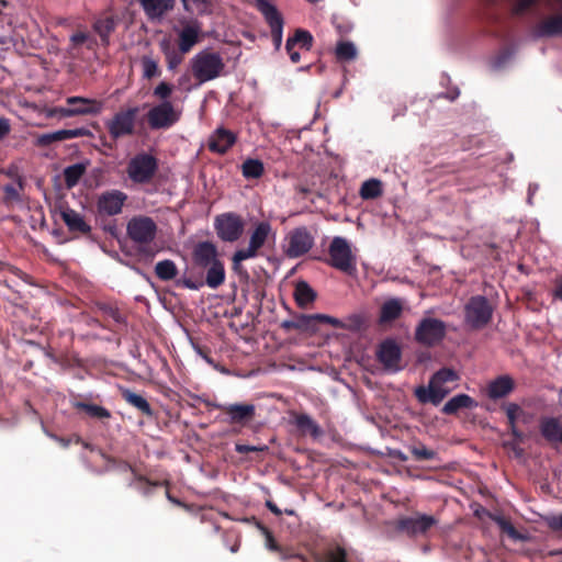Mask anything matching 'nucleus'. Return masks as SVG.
Segmentation results:
<instances>
[{
    "label": "nucleus",
    "mask_w": 562,
    "mask_h": 562,
    "mask_svg": "<svg viewBox=\"0 0 562 562\" xmlns=\"http://www.w3.org/2000/svg\"><path fill=\"white\" fill-rule=\"evenodd\" d=\"M436 524L437 520L434 516L417 513L398 519L397 529L407 536L418 537L426 535Z\"/></svg>",
    "instance_id": "nucleus-12"
},
{
    "label": "nucleus",
    "mask_w": 562,
    "mask_h": 562,
    "mask_svg": "<svg viewBox=\"0 0 562 562\" xmlns=\"http://www.w3.org/2000/svg\"><path fill=\"white\" fill-rule=\"evenodd\" d=\"M294 296L300 306H306L315 300L316 293L306 282L301 281L295 286Z\"/></svg>",
    "instance_id": "nucleus-35"
},
{
    "label": "nucleus",
    "mask_w": 562,
    "mask_h": 562,
    "mask_svg": "<svg viewBox=\"0 0 562 562\" xmlns=\"http://www.w3.org/2000/svg\"><path fill=\"white\" fill-rule=\"evenodd\" d=\"M156 276L162 281H170L178 274L176 263L170 259L160 260L155 266Z\"/></svg>",
    "instance_id": "nucleus-33"
},
{
    "label": "nucleus",
    "mask_w": 562,
    "mask_h": 562,
    "mask_svg": "<svg viewBox=\"0 0 562 562\" xmlns=\"http://www.w3.org/2000/svg\"><path fill=\"white\" fill-rule=\"evenodd\" d=\"M514 4V11L516 13L522 12L528 7L532 5L537 0H510Z\"/></svg>",
    "instance_id": "nucleus-51"
},
{
    "label": "nucleus",
    "mask_w": 562,
    "mask_h": 562,
    "mask_svg": "<svg viewBox=\"0 0 562 562\" xmlns=\"http://www.w3.org/2000/svg\"><path fill=\"white\" fill-rule=\"evenodd\" d=\"M215 229L222 240L233 243L243 235L244 222L235 213H225L215 218Z\"/></svg>",
    "instance_id": "nucleus-11"
},
{
    "label": "nucleus",
    "mask_w": 562,
    "mask_h": 562,
    "mask_svg": "<svg viewBox=\"0 0 562 562\" xmlns=\"http://www.w3.org/2000/svg\"><path fill=\"white\" fill-rule=\"evenodd\" d=\"M19 189H21V184H19V187H16L14 184H7L3 188L4 193L7 194V198L12 199V200L19 199V196H20Z\"/></svg>",
    "instance_id": "nucleus-52"
},
{
    "label": "nucleus",
    "mask_w": 562,
    "mask_h": 562,
    "mask_svg": "<svg viewBox=\"0 0 562 562\" xmlns=\"http://www.w3.org/2000/svg\"><path fill=\"white\" fill-rule=\"evenodd\" d=\"M553 294H554V297L562 301V278L559 279L558 285H557Z\"/></svg>",
    "instance_id": "nucleus-61"
},
{
    "label": "nucleus",
    "mask_w": 562,
    "mask_h": 562,
    "mask_svg": "<svg viewBox=\"0 0 562 562\" xmlns=\"http://www.w3.org/2000/svg\"><path fill=\"white\" fill-rule=\"evenodd\" d=\"M285 252L290 258H296L306 254L314 245V238L305 227L293 229L286 236Z\"/></svg>",
    "instance_id": "nucleus-15"
},
{
    "label": "nucleus",
    "mask_w": 562,
    "mask_h": 562,
    "mask_svg": "<svg viewBox=\"0 0 562 562\" xmlns=\"http://www.w3.org/2000/svg\"><path fill=\"white\" fill-rule=\"evenodd\" d=\"M459 374L449 368L437 371L429 380L428 386L415 389V396L420 403L438 405L457 386Z\"/></svg>",
    "instance_id": "nucleus-1"
},
{
    "label": "nucleus",
    "mask_w": 562,
    "mask_h": 562,
    "mask_svg": "<svg viewBox=\"0 0 562 562\" xmlns=\"http://www.w3.org/2000/svg\"><path fill=\"white\" fill-rule=\"evenodd\" d=\"M266 506L273 513L276 514L277 516H280L281 515V510L278 508V506L272 503L271 501H267L266 503Z\"/></svg>",
    "instance_id": "nucleus-62"
},
{
    "label": "nucleus",
    "mask_w": 562,
    "mask_h": 562,
    "mask_svg": "<svg viewBox=\"0 0 562 562\" xmlns=\"http://www.w3.org/2000/svg\"><path fill=\"white\" fill-rule=\"evenodd\" d=\"M313 318L321 323H326L335 328L341 329L358 330L363 325V318L360 315H351L348 317L347 322H342L336 317L326 314H316L315 316H313Z\"/></svg>",
    "instance_id": "nucleus-25"
},
{
    "label": "nucleus",
    "mask_w": 562,
    "mask_h": 562,
    "mask_svg": "<svg viewBox=\"0 0 562 562\" xmlns=\"http://www.w3.org/2000/svg\"><path fill=\"white\" fill-rule=\"evenodd\" d=\"M139 2L150 19L161 18L175 5L173 0H139Z\"/></svg>",
    "instance_id": "nucleus-26"
},
{
    "label": "nucleus",
    "mask_w": 562,
    "mask_h": 562,
    "mask_svg": "<svg viewBox=\"0 0 562 562\" xmlns=\"http://www.w3.org/2000/svg\"><path fill=\"white\" fill-rule=\"evenodd\" d=\"M532 416L524 411V415L520 417V422L522 424H528L531 420Z\"/></svg>",
    "instance_id": "nucleus-64"
},
{
    "label": "nucleus",
    "mask_w": 562,
    "mask_h": 562,
    "mask_svg": "<svg viewBox=\"0 0 562 562\" xmlns=\"http://www.w3.org/2000/svg\"><path fill=\"white\" fill-rule=\"evenodd\" d=\"M93 30L100 36L101 43L108 46L110 44V35L115 30V21L112 16L98 19L93 23Z\"/></svg>",
    "instance_id": "nucleus-30"
},
{
    "label": "nucleus",
    "mask_w": 562,
    "mask_h": 562,
    "mask_svg": "<svg viewBox=\"0 0 562 562\" xmlns=\"http://www.w3.org/2000/svg\"><path fill=\"white\" fill-rule=\"evenodd\" d=\"M157 224L146 215L133 216L126 225L128 238L138 246L139 251H146L147 247L155 240Z\"/></svg>",
    "instance_id": "nucleus-4"
},
{
    "label": "nucleus",
    "mask_w": 562,
    "mask_h": 562,
    "mask_svg": "<svg viewBox=\"0 0 562 562\" xmlns=\"http://www.w3.org/2000/svg\"><path fill=\"white\" fill-rule=\"evenodd\" d=\"M87 165L82 162L68 166L64 170V179L67 188H74L78 184L81 177L85 175Z\"/></svg>",
    "instance_id": "nucleus-32"
},
{
    "label": "nucleus",
    "mask_w": 562,
    "mask_h": 562,
    "mask_svg": "<svg viewBox=\"0 0 562 562\" xmlns=\"http://www.w3.org/2000/svg\"><path fill=\"white\" fill-rule=\"evenodd\" d=\"M265 449H266V447L236 445V451L239 453H246V452H250V451H263Z\"/></svg>",
    "instance_id": "nucleus-54"
},
{
    "label": "nucleus",
    "mask_w": 562,
    "mask_h": 562,
    "mask_svg": "<svg viewBox=\"0 0 562 562\" xmlns=\"http://www.w3.org/2000/svg\"><path fill=\"white\" fill-rule=\"evenodd\" d=\"M296 46H291V49H286L292 63H299L301 59L300 53L295 49Z\"/></svg>",
    "instance_id": "nucleus-57"
},
{
    "label": "nucleus",
    "mask_w": 562,
    "mask_h": 562,
    "mask_svg": "<svg viewBox=\"0 0 562 562\" xmlns=\"http://www.w3.org/2000/svg\"><path fill=\"white\" fill-rule=\"evenodd\" d=\"M127 195L119 190L102 193L98 199V211L101 214L113 216L121 213Z\"/></svg>",
    "instance_id": "nucleus-20"
},
{
    "label": "nucleus",
    "mask_w": 562,
    "mask_h": 562,
    "mask_svg": "<svg viewBox=\"0 0 562 562\" xmlns=\"http://www.w3.org/2000/svg\"><path fill=\"white\" fill-rule=\"evenodd\" d=\"M83 45L87 47V49L94 50L97 46V41L93 36L90 35Z\"/></svg>",
    "instance_id": "nucleus-60"
},
{
    "label": "nucleus",
    "mask_w": 562,
    "mask_h": 562,
    "mask_svg": "<svg viewBox=\"0 0 562 562\" xmlns=\"http://www.w3.org/2000/svg\"><path fill=\"white\" fill-rule=\"evenodd\" d=\"M313 36L310 32L297 30L295 34L286 40L285 48L291 49V46H300V48L310 50L312 47Z\"/></svg>",
    "instance_id": "nucleus-37"
},
{
    "label": "nucleus",
    "mask_w": 562,
    "mask_h": 562,
    "mask_svg": "<svg viewBox=\"0 0 562 562\" xmlns=\"http://www.w3.org/2000/svg\"><path fill=\"white\" fill-rule=\"evenodd\" d=\"M204 270H206L205 279H203L202 277L193 278L182 276L180 279L177 280V285L190 290H200L204 285H207L210 289L215 290L225 282L226 273L222 260L205 268Z\"/></svg>",
    "instance_id": "nucleus-6"
},
{
    "label": "nucleus",
    "mask_w": 562,
    "mask_h": 562,
    "mask_svg": "<svg viewBox=\"0 0 562 562\" xmlns=\"http://www.w3.org/2000/svg\"><path fill=\"white\" fill-rule=\"evenodd\" d=\"M61 217L70 231L80 233H87L90 231V226L86 223L83 216L71 209L63 211Z\"/></svg>",
    "instance_id": "nucleus-28"
},
{
    "label": "nucleus",
    "mask_w": 562,
    "mask_h": 562,
    "mask_svg": "<svg viewBox=\"0 0 562 562\" xmlns=\"http://www.w3.org/2000/svg\"><path fill=\"white\" fill-rule=\"evenodd\" d=\"M382 182L379 179L371 178L364 181L360 188L359 194L363 200H372L382 195Z\"/></svg>",
    "instance_id": "nucleus-34"
},
{
    "label": "nucleus",
    "mask_w": 562,
    "mask_h": 562,
    "mask_svg": "<svg viewBox=\"0 0 562 562\" xmlns=\"http://www.w3.org/2000/svg\"><path fill=\"white\" fill-rule=\"evenodd\" d=\"M329 263L347 273L356 270V258L346 238L339 236L333 238L329 245Z\"/></svg>",
    "instance_id": "nucleus-7"
},
{
    "label": "nucleus",
    "mask_w": 562,
    "mask_h": 562,
    "mask_svg": "<svg viewBox=\"0 0 562 562\" xmlns=\"http://www.w3.org/2000/svg\"><path fill=\"white\" fill-rule=\"evenodd\" d=\"M266 544H267V548L269 550H277L278 549V546H277L273 537L269 532H267Z\"/></svg>",
    "instance_id": "nucleus-59"
},
{
    "label": "nucleus",
    "mask_w": 562,
    "mask_h": 562,
    "mask_svg": "<svg viewBox=\"0 0 562 562\" xmlns=\"http://www.w3.org/2000/svg\"><path fill=\"white\" fill-rule=\"evenodd\" d=\"M10 122L8 119L0 117V139L10 133Z\"/></svg>",
    "instance_id": "nucleus-55"
},
{
    "label": "nucleus",
    "mask_w": 562,
    "mask_h": 562,
    "mask_svg": "<svg viewBox=\"0 0 562 562\" xmlns=\"http://www.w3.org/2000/svg\"><path fill=\"white\" fill-rule=\"evenodd\" d=\"M376 356L385 370L390 372H397L402 369V352L395 340L386 339L381 342Z\"/></svg>",
    "instance_id": "nucleus-17"
},
{
    "label": "nucleus",
    "mask_w": 562,
    "mask_h": 562,
    "mask_svg": "<svg viewBox=\"0 0 562 562\" xmlns=\"http://www.w3.org/2000/svg\"><path fill=\"white\" fill-rule=\"evenodd\" d=\"M217 407L225 414L224 422L241 427L251 422L256 414L254 404H221Z\"/></svg>",
    "instance_id": "nucleus-16"
},
{
    "label": "nucleus",
    "mask_w": 562,
    "mask_h": 562,
    "mask_svg": "<svg viewBox=\"0 0 562 562\" xmlns=\"http://www.w3.org/2000/svg\"><path fill=\"white\" fill-rule=\"evenodd\" d=\"M78 407L82 408L89 416L94 418L103 419L111 416L110 412L100 405L80 403Z\"/></svg>",
    "instance_id": "nucleus-41"
},
{
    "label": "nucleus",
    "mask_w": 562,
    "mask_h": 562,
    "mask_svg": "<svg viewBox=\"0 0 562 562\" xmlns=\"http://www.w3.org/2000/svg\"><path fill=\"white\" fill-rule=\"evenodd\" d=\"M492 317V307L484 296L472 297L465 306V319L474 328L483 327Z\"/></svg>",
    "instance_id": "nucleus-13"
},
{
    "label": "nucleus",
    "mask_w": 562,
    "mask_h": 562,
    "mask_svg": "<svg viewBox=\"0 0 562 562\" xmlns=\"http://www.w3.org/2000/svg\"><path fill=\"white\" fill-rule=\"evenodd\" d=\"M193 77L204 83L222 76L225 63L222 55L211 49H202L190 60Z\"/></svg>",
    "instance_id": "nucleus-2"
},
{
    "label": "nucleus",
    "mask_w": 562,
    "mask_h": 562,
    "mask_svg": "<svg viewBox=\"0 0 562 562\" xmlns=\"http://www.w3.org/2000/svg\"><path fill=\"white\" fill-rule=\"evenodd\" d=\"M55 142H63L66 139H71L80 136H85L88 134L86 128H75V130H59L52 132Z\"/></svg>",
    "instance_id": "nucleus-42"
},
{
    "label": "nucleus",
    "mask_w": 562,
    "mask_h": 562,
    "mask_svg": "<svg viewBox=\"0 0 562 562\" xmlns=\"http://www.w3.org/2000/svg\"><path fill=\"white\" fill-rule=\"evenodd\" d=\"M446 334L447 325L443 321L426 316L415 328V340L422 346L434 347L445 339Z\"/></svg>",
    "instance_id": "nucleus-5"
},
{
    "label": "nucleus",
    "mask_w": 562,
    "mask_h": 562,
    "mask_svg": "<svg viewBox=\"0 0 562 562\" xmlns=\"http://www.w3.org/2000/svg\"><path fill=\"white\" fill-rule=\"evenodd\" d=\"M409 450L416 460H432L437 456L434 450L428 449L424 445L411 447Z\"/></svg>",
    "instance_id": "nucleus-45"
},
{
    "label": "nucleus",
    "mask_w": 562,
    "mask_h": 562,
    "mask_svg": "<svg viewBox=\"0 0 562 562\" xmlns=\"http://www.w3.org/2000/svg\"><path fill=\"white\" fill-rule=\"evenodd\" d=\"M514 382L508 375H502L488 385V396L491 398H501L506 396L513 391Z\"/></svg>",
    "instance_id": "nucleus-27"
},
{
    "label": "nucleus",
    "mask_w": 562,
    "mask_h": 562,
    "mask_svg": "<svg viewBox=\"0 0 562 562\" xmlns=\"http://www.w3.org/2000/svg\"><path fill=\"white\" fill-rule=\"evenodd\" d=\"M122 395L128 404L136 407L146 415H151L153 412L150 405L142 395H138L128 389L122 390Z\"/></svg>",
    "instance_id": "nucleus-36"
},
{
    "label": "nucleus",
    "mask_w": 562,
    "mask_h": 562,
    "mask_svg": "<svg viewBox=\"0 0 562 562\" xmlns=\"http://www.w3.org/2000/svg\"><path fill=\"white\" fill-rule=\"evenodd\" d=\"M89 36H90V34H88L86 32L74 33L70 36V42H71L72 49H75L76 47H78L80 45H83L87 42V40L89 38Z\"/></svg>",
    "instance_id": "nucleus-50"
},
{
    "label": "nucleus",
    "mask_w": 562,
    "mask_h": 562,
    "mask_svg": "<svg viewBox=\"0 0 562 562\" xmlns=\"http://www.w3.org/2000/svg\"><path fill=\"white\" fill-rule=\"evenodd\" d=\"M541 432L546 439L562 442V424L557 418H546L541 423Z\"/></svg>",
    "instance_id": "nucleus-29"
},
{
    "label": "nucleus",
    "mask_w": 562,
    "mask_h": 562,
    "mask_svg": "<svg viewBox=\"0 0 562 562\" xmlns=\"http://www.w3.org/2000/svg\"><path fill=\"white\" fill-rule=\"evenodd\" d=\"M336 56L340 60H351L357 56L356 46L351 42H340L336 47Z\"/></svg>",
    "instance_id": "nucleus-40"
},
{
    "label": "nucleus",
    "mask_w": 562,
    "mask_h": 562,
    "mask_svg": "<svg viewBox=\"0 0 562 562\" xmlns=\"http://www.w3.org/2000/svg\"><path fill=\"white\" fill-rule=\"evenodd\" d=\"M175 31L178 35V47L182 54L189 53L203 38L202 23L196 19L182 20L180 27Z\"/></svg>",
    "instance_id": "nucleus-10"
},
{
    "label": "nucleus",
    "mask_w": 562,
    "mask_h": 562,
    "mask_svg": "<svg viewBox=\"0 0 562 562\" xmlns=\"http://www.w3.org/2000/svg\"><path fill=\"white\" fill-rule=\"evenodd\" d=\"M536 38L562 37V13H554L539 21L532 31Z\"/></svg>",
    "instance_id": "nucleus-21"
},
{
    "label": "nucleus",
    "mask_w": 562,
    "mask_h": 562,
    "mask_svg": "<svg viewBox=\"0 0 562 562\" xmlns=\"http://www.w3.org/2000/svg\"><path fill=\"white\" fill-rule=\"evenodd\" d=\"M159 45H160V49L165 54V56H167V53L175 52V49L171 48L170 42L168 40H162Z\"/></svg>",
    "instance_id": "nucleus-58"
},
{
    "label": "nucleus",
    "mask_w": 562,
    "mask_h": 562,
    "mask_svg": "<svg viewBox=\"0 0 562 562\" xmlns=\"http://www.w3.org/2000/svg\"><path fill=\"white\" fill-rule=\"evenodd\" d=\"M474 401L467 394H458L451 397L442 407L445 414H454L462 408H470L474 406Z\"/></svg>",
    "instance_id": "nucleus-31"
},
{
    "label": "nucleus",
    "mask_w": 562,
    "mask_h": 562,
    "mask_svg": "<svg viewBox=\"0 0 562 562\" xmlns=\"http://www.w3.org/2000/svg\"><path fill=\"white\" fill-rule=\"evenodd\" d=\"M138 108L121 111L108 123V128L113 138H119L133 133Z\"/></svg>",
    "instance_id": "nucleus-18"
},
{
    "label": "nucleus",
    "mask_w": 562,
    "mask_h": 562,
    "mask_svg": "<svg viewBox=\"0 0 562 562\" xmlns=\"http://www.w3.org/2000/svg\"><path fill=\"white\" fill-rule=\"evenodd\" d=\"M192 260L194 266L202 270L221 261L216 246L210 241H201L195 245Z\"/></svg>",
    "instance_id": "nucleus-22"
},
{
    "label": "nucleus",
    "mask_w": 562,
    "mask_h": 562,
    "mask_svg": "<svg viewBox=\"0 0 562 562\" xmlns=\"http://www.w3.org/2000/svg\"><path fill=\"white\" fill-rule=\"evenodd\" d=\"M263 171V164L258 159H247L243 162L241 172L246 179H258Z\"/></svg>",
    "instance_id": "nucleus-38"
},
{
    "label": "nucleus",
    "mask_w": 562,
    "mask_h": 562,
    "mask_svg": "<svg viewBox=\"0 0 562 562\" xmlns=\"http://www.w3.org/2000/svg\"><path fill=\"white\" fill-rule=\"evenodd\" d=\"M404 308V301L398 297H390L383 302L380 308L379 323L384 325L397 319Z\"/></svg>",
    "instance_id": "nucleus-24"
},
{
    "label": "nucleus",
    "mask_w": 562,
    "mask_h": 562,
    "mask_svg": "<svg viewBox=\"0 0 562 562\" xmlns=\"http://www.w3.org/2000/svg\"><path fill=\"white\" fill-rule=\"evenodd\" d=\"M182 111L170 101L154 105L147 113L148 124L154 130H165L175 125L181 117Z\"/></svg>",
    "instance_id": "nucleus-8"
},
{
    "label": "nucleus",
    "mask_w": 562,
    "mask_h": 562,
    "mask_svg": "<svg viewBox=\"0 0 562 562\" xmlns=\"http://www.w3.org/2000/svg\"><path fill=\"white\" fill-rule=\"evenodd\" d=\"M173 91L172 85L161 81L154 89V95L162 101H168V98L171 95Z\"/></svg>",
    "instance_id": "nucleus-47"
},
{
    "label": "nucleus",
    "mask_w": 562,
    "mask_h": 562,
    "mask_svg": "<svg viewBox=\"0 0 562 562\" xmlns=\"http://www.w3.org/2000/svg\"><path fill=\"white\" fill-rule=\"evenodd\" d=\"M67 103L71 105L68 110H59V116L71 117L83 114H98L102 111V102L82 97H69Z\"/></svg>",
    "instance_id": "nucleus-19"
},
{
    "label": "nucleus",
    "mask_w": 562,
    "mask_h": 562,
    "mask_svg": "<svg viewBox=\"0 0 562 562\" xmlns=\"http://www.w3.org/2000/svg\"><path fill=\"white\" fill-rule=\"evenodd\" d=\"M270 237H274L271 224L267 221L258 222L250 233L248 246L234 252L233 269L238 271L243 261L256 258Z\"/></svg>",
    "instance_id": "nucleus-3"
},
{
    "label": "nucleus",
    "mask_w": 562,
    "mask_h": 562,
    "mask_svg": "<svg viewBox=\"0 0 562 562\" xmlns=\"http://www.w3.org/2000/svg\"><path fill=\"white\" fill-rule=\"evenodd\" d=\"M158 168L157 159L150 154H138L127 165V175L135 183H147Z\"/></svg>",
    "instance_id": "nucleus-9"
},
{
    "label": "nucleus",
    "mask_w": 562,
    "mask_h": 562,
    "mask_svg": "<svg viewBox=\"0 0 562 562\" xmlns=\"http://www.w3.org/2000/svg\"><path fill=\"white\" fill-rule=\"evenodd\" d=\"M55 142H63L66 139H71L80 136H85L88 134L86 128H75V130H59L52 132Z\"/></svg>",
    "instance_id": "nucleus-43"
},
{
    "label": "nucleus",
    "mask_w": 562,
    "mask_h": 562,
    "mask_svg": "<svg viewBox=\"0 0 562 562\" xmlns=\"http://www.w3.org/2000/svg\"><path fill=\"white\" fill-rule=\"evenodd\" d=\"M182 53L179 50H175L172 53H167L166 60L168 69L173 70L176 69L183 60Z\"/></svg>",
    "instance_id": "nucleus-48"
},
{
    "label": "nucleus",
    "mask_w": 562,
    "mask_h": 562,
    "mask_svg": "<svg viewBox=\"0 0 562 562\" xmlns=\"http://www.w3.org/2000/svg\"><path fill=\"white\" fill-rule=\"evenodd\" d=\"M256 2L259 11L262 13L270 26L274 46L279 49L282 44L283 19L277 8L269 1L256 0Z\"/></svg>",
    "instance_id": "nucleus-14"
},
{
    "label": "nucleus",
    "mask_w": 562,
    "mask_h": 562,
    "mask_svg": "<svg viewBox=\"0 0 562 562\" xmlns=\"http://www.w3.org/2000/svg\"><path fill=\"white\" fill-rule=\"evenodd\" d=\"M236 142V136L228 130L220 127L215 130L209 138V148L213 153L224 154Z\"/></svg>",
    "instance_id": "nucleus-23"
},
{
    "label": "nucleus",
    "mask_w": 562,
    "mask_h": 562,
    "mask_svg": "<svg viewBox=\"0 0 562 562\" xmlns=\"http://www.w3.org/2000/svg\"><path fill=\"white\" fill-rule=\"evenodd\" d=\"M549 526L555 530H562V514L549 519Z\"/></svg>",
    "instance_id": "nucleus-56"
},
{
    "label": "nucleus",
    "mask_w": 562,
    "mask_h": 562,
    "mask_svg": "<svg viewBox=\"0 0 562 562\" xmlns=\"http://www.w3.org/2000/svg\"><path fill=\"white\" fill-rule=\"evenodd\" d=\"M506 415L510 426H514V424H518L520 422V417L524 415V411L517 404L509 403L506 406Z\"/></svg>",
    "instance_id": "nucleus-46"
},
{
    "label": "nucleus",
    "mask_w": 562,
    "mask_h": 562,
    "mask_svg": "<svg viewBox=\"0 0 562 562\" xmlns=\"http://www.w3.org/2000/svg\"><path fill=\"white\" fill-rule=\"evenodd\" d=\"M35 143H36L37 146H43L44 147V146H48L52 143H56V142L54 139L53 133H46V134L40 135L36 138Z\"/></svg>",
    "instance_id": "nucleus-53"
},
{
    "label": "nucleus",
    "mask_w": 562,
    "mask_h": 562,
    "mask_svg": "<svg viewBox=\"0 0 562 562\" xmlns=\"http://www.w3.org/2000/svg\"><path fill=\"white\" fill-rule=\"evenodd\" d=\"M494 521L501 527V529L513 538H516V531L514 526L505 518L495 516Z\"/></svg>",
    "instance_id": "nucleus-49"
},
{
    "label": "nucleus",
    "mask_w": 562,
    "mask_h": 562,
    "mask_svg": "<svg viewBox=\"0 0 562 562\" xmlns=\"http://www.w3.org/2000/svg\"><path fill=\"white\" fill-rule=\"evenodd\" d=\"M516 425H517V424H514V426H510L512 434H513V436H514L517 440L521 441V440H522V434H521L520 431H518V429H517Z\"/></svg>",
    "instance_id": "nucleus-63"
},
{
    "label": "nucleus",
    "mask_w": 562,
    "mask_h": 562,
    "mask_svg": "<svg viewBox=\"0 0 562 562\" xmlns=\"http://www.w3.org/2000/svg\"><path fill=\"white\" fill-rule=\"evenodd\" d=\"M143 76L153 78L159 75L158 64L151 57L144 56L142 58Z\"/></svg>",
    "instance_id": "nucleus-44"
},
{
    "label": "nucleus",
    "mask_w": 562,
    "mask_h": 562,
    "mask_svg": "<svg viewBox=\"0 0 562 562\" xmlns=\"http://www.w3.org/2000/svg\"><path fill=\"white\" fill-rule=\"evenodd\" d=\"M295 424L300 429L310 432L315 438L322 434L319 426L308 415H299Z\"/></svg>",
    "instance_id": "nucleus-39"
}]
</instances>
